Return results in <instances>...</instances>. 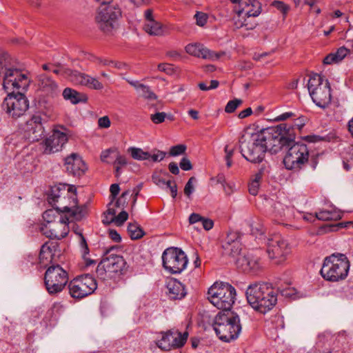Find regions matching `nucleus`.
Segmentation results:
<instances>
[{"instance_id": "f257e3e1", "label": "nucleus", "mask_w": 353, "mask_h": 353, "mask_svg": "<svg viewBox=\"0 0 353 353\" xmlns=\"http://www.w3.org/2000/svg\"><path fill=\"white\" fill-rule=\"evenodd\" d=\"M265 152L277 153L283 147L289 146L296 137L292 125L281 123L255 133Z\"/></svg>"}, {"instance_id": "f03ea898", "label": "nucleus", "mask_w": 353, "mask_h": 353, "mask_svg": "<svg viewBox=\"0 0 353 353\" xmlns=\"http://www.w3.org/2000/svg\"><path fill=\"white\" fill-rule=\"evenodd\" d=\"M245 294L252 307L263 314L272 310L277 302V290L269 283L250 285Z\"/></svg>"}, {"instance_id": "7ed1b4c3", "label": "nucleus", "mask_w": 353, "mask_h": 353, "mask_svg": "<svg viewBox=\"0 0 353 353\" xmlns=\"http://www.w3.org/2000/svg\"><path fill=\"white\" fill-rule=\"evenodd\" d=\"M213 327L219 339L226 343L236 340L242 330L239 316L230 311L219 312L215 316Z\"/></svg>"}, {"instance_id": "20e7f679", "label": "nucleus", "mask_w": 353, "mask_h": 353, "mask_svg": "<svg viewBox=\"0 0 353 353\" xmlns=\"http://www.w3.org/2000/svg\"><path fill=\"white\" fill-rule=\"evenodd\" d=\"M350 269V262L343 254H332L323 261L320 273L327 281L336 282L345 279Z\"/></svg>"}, {"instance_id": "39448f33", "label": "nucleus", "mask_w": 353, "mask_h": 353, "mask_svg": "<svg viewBox=\"0 0 353 353\" xmlns=\"http://www.w3.org/2000/svg\"><path fill=\"white\" fill-rule=\"evenodd\" d=\"M208 299L223 312L230 311L234 303L235 288L228 283L216 282L208 290Z\"/></svg>"}, {"instance_id": "423d86ee", "label": "nucleus", "mask_w": 353, "mask_h": 353, "mask_svg": "<svg viewBox=\"0 0 353 353\" xmlns=\"http://www.w3.org/2000/svg\"><path fill=\"white\" fill-rule=\"evenodd\" d=\"M307 89L312 101L319 107L325 108L331 102L330 83L320 74H313L310 77Z\"/></svg>"}, {"instance_id": "0eeeda50", "label": "nucleus", "mask_w": 353, "mask_h": 353, "mask_svg": "<svg viewBox=\"0 0 353 353\" xmlns=\"http://www.w3.org/2000/svg\"><path fill=\"white\" fill-rule=\"evenodd\" d=\"M254 134H246L239 139L240 151L242 156L254 163H261L265 157V150Z\"/></svg>"}, {"instance_id": "6e6552de", "label": "nucleus", "mask_w": 353, "mask_h": 353, "mask_svg": "<svg viewBox=\"0 0 353 353\" xmlns=\"http://www.w3.org/2000/svg\"><path fill=\"white\" fill-rule=\"evenodd\" d=\"M68 282V272L59 265H51L44 275V283L51 295L61 292Z\"/></svg>"}, {"instance_id": "1a4fd4ad", "label": "nucleus", "mask_w": 353, "mask_h": 353, "mask_svg": "<svg viewBox=\"0 0 353 353\" xmlns=\"http://www.w3.org/2000/svg\"><path fill=\"white\" fill-rule=\"evenodd\" d=\"M266 244L268 256L276 265L283 264L291 252L288 241L279 234L268 238Z\"/></svg>"}, {"instance_id": "9d476101", "label": "nucleus", "mask_w": 353, "mask_h": 353, "mask_svg": "<svg viewBox=\"0 0 353 353\" xmlns=\"http://www.w3.org/2000/svg\"><path fill=\"white\" fill-rule=\"evenodd\" d=\"M283 159L288 170L301 169L309 160L310 152L307 145L303 143H292Z\"/></svg>"}, {"instance_id": "9b49d317", "label": "nucleus", "mask_w": 353, "mask_h": 353, "mask_svg": "<svg viewBox=\"0 0 353 353\" xmlns=\"http://www.w3.org/2000/svg\"><path fill=\"white\" fill-rule=\"evenodd\" d=\"M30 79L21 70L10 67L6 68L3 75V87L7 92L26 91L29 87Z\"/></svg>"}, {"instance_id": "f8f14e48", "label": "nucleus", "mask_w": 353, "mask_h": 353, "mask_svg": "<svg viewBox=\"0 0 353 353\" xmlns=\"http://www.w3.org/2000/svg\"><path fill=\"white\" fill-rule=\"evenodd\" d=\"M164 268L172 274H179L184 270L188 263L183 251L177 248H169L162 254Z\"/></svg>"}, {"instance_id": "ddd939ff", "label": "nucleus", "mask_w": 353, "mask_h": 353, "mask_svg": "<svg viewBox=\"0 0 353 353\" xmlns=\"http://www.w3.org/2000/svg\"><path fill=\"white\" fill-rule=\"evenodd\" d=\"M121 16V12L119 8H101L96 16V22L101 31L105 34H110L118 28Z\"/></svg>"}, {"instance_id": "4468645a", "label": "nucleus", "mask_w": 353, "mask_h": 353, "mask_svg": "<svg viewBox=\"0 0 353 353\" xmlns=\"http://www.w3.org/2000/svg\"><path fill=\"white\" fill-rule=\"evenodd\" d=\"M3 108L13 118H18L23 115L29 108V101L26 97L21 92H8L5 98Z\"/></svg>"}, {"instance_id": "2eb2a0df", "label": "nucleus", "mask_w": 353, "mask_h": 353, "mask_svg": "<svg viewBox=\"0 0 353 353\" xmlns=\"http://www.w3.org/2000/svg\"><path fill=\"white\" fill-rule=\"evenodd\" d=\"M97 287L96 280L90 274L79 276L72 280L68 285L71 296L76 299H81L91 294Z\"/></svg>"}, {"instance_id": "dca6fc26", "label": "nucleus", "mask_w": 353, "mask_h": 353, "mask_svg": "<svg viewBox=\"0 0 353 353\" xmlns=\"http://www.w3.org/2000/svg\"><path fill=\"white\" fill-rule=\"evenodd\" d=\"M188 333L181 334L177 330H171L162 333V337L157 343V346L163 350H170L172 348H179L183 346L187 341Z\"/></svg>"}, {"instance_id": "f3484780", "label": "nucleus", "mask_w": 353, "mask_h": 353, "mask_svg": "<svg viewBox=\"0 0 353 353\" xmlns=\"http://www.w3.org/2000/svg\"><path fill=\"white\" fill-rule=\"evenodd\" d=\"M64 219L56 221L52 224H43L41 229V232L50 239H61L64 238L69 231L68 226L69 218L65 216Z\"/></svg>"}, {"instance_id": "a211bd4d", "label": "nucleus", "mask_w": 353, "mask_h": 353, "mask_svg": "<svg viewBox=\"0 0 353 353\" xmlns=\"http://www.w3.org/2000/svg\"><path fill=\"white\" fill-rule=\"evenodd\" d=\"M114 247L105 250L104 256L105 267L108 269V274L112 276V274H122L126 265V262L123 257L121 255L111 253Z\"/></svg>"}, {"instance_id": "6ab92c4d", "label": "nucleus", "mask_w": 353, "mask_h": 353, "mask_svg": "<svg viewBox=\"0 0 353 353\" xmlns=\"http://www.w3.org/2000/svg\"><path fill=\"white\" fill-rule=\"evenodd\" d=\"M60 255V250L58 249V245L57 242H46L44 243L41 248L39 253V263L43 267L57 261V259Z\"/></svg>"}, {"instance_id": "aec40b11", "label": "nucleus", "mask_w": 353, "mask_h": 353, "mask_svg": "<svg viewBox=\"0 0 353 353\" xmlns=\"http://www.w3.org/2000/svg\"><path fill=\"white\" fill-rule=\"evenodd\" d=\"M67 141L65 132L54 130L52 134L44 141V153L51 154L60 151Z\"/></svg>"}, {"instance_id": "412c9836", "label": "nucleus", "mask_w": 353, "mask_h": 353, "mask_svg": "<svg viewBox=\"0 0 353 353\" xmlns=\"http://www.w3.org/2000/svg\"><path fill=\"white\" fill-rule=\"evenodd\" d=\"M44 133V128L41 123V118L39 116H34L27 121L24 136L30 142H35L40 140Z\"/></svg>"}, {"instance_id": "4be33fe9", "label": "nucleus", "mask_w": 353, "mask_h": 353, "mask_svg": "<svg viewBox=\"0 0 353 353\" xmlns=\"http://www.w3.org/2000/svg\"><path fill=\"white\" fill-rule=\"evenodd\" d=\"M65 166L67 172L73 176H81L87 170L83 159L74 153L65 159Z\"/></svg>"}, {"instance_id": "5701e85b", "label": "nucleus", "mask_w": 353, "mask_h": 353, "mask_svg": "<svg viewBox=\"0 0 353 353\" xmlns=\"http://www.w3.org/2000/svg\"><path fill=\"white\" fill-rule=\"evenodd\" d=\"M185 51L190 55L212 61L218 60L220 57L219 54L210 50L203 44L198 43L187 45L185 46Z\"/></svg>"}, {"instance_id": "b1692460", "label": "nucleus", "mask_w": 353, "mask_h": 353, "mask_svg": "<svg viewBox=\"0 0 353 353\" xmlns=\"http://www.w3.org/2000/svg\"><path fill=\"white\" fill-rule=\"evenodd\" d=\"M236 264L239 269L245 272H255L261 268L259 258L250 253L239 255Z\"/></svg>"}, {"instance_id": "393cba45", "label": "nucleus", "mask_w": 353, "mask_h": 353, "mask_svg": "<svg viewBox=\"0 0 353 353\" xmlns=\"http://www.w3.org/2000/svg\"><path fill=\"white\" fill-rule=\"evenodd\" d=\"M37 86L39 90L46 95L56 96L59 93V85L55 81L46 74L37 77Z\"/></svg>"}, {"instance_id": "a878e982", "label": "nucleus", "mask_w": 353, "mask_h": 353, "mask_svg": "<svg viewBox=\"0 0 353 353\" xmlns=\"http://www.w3.org/2000/svg\"><path fill=\"white\" fill-rule=\"evenodd\" d=\"M222 248L225 255L232 257L238 256L241 250V243L236 233H230L224 241Z\"/></svg>"}, {"instance_id": "bb28decb", "label": "nucleus", "mask_w": 353, "mask_h": 353, "mask_svg": "<svg viewBox=\"0 0 353 353\" xmlns=\"http://www.w3.org/2000/svg\"><path fill=\"white\" fill-rule=\"evenodd\" d=\"M65 190V188H61L54 186L51 189L50 194L48 195V200L49 203L56 207L57 205L63 207L65 204V200L69 198V190Z\"/></svg>"}, {"instance_id": "cd10ccee", "label": "nucleus", "mask_w": 353, "mask_h": 353, "mask_svg": "<svg viewBox=\"0 0 353 353\" xmlns=\"http://www.w3.org/2000/svg\"><path fill=\"white\" fill-rule=\"evenodd\" d=\"M167 294L172 300L181 299L186 294L184 285L176 279L169 281L167 283Z\"/></svg>"}, {"instance_id": "c85d7f7f", "label": "nucleus", "mask_w": 353, "mask_h": 353, "mask_svg": "<svg viewBox=\"0 0 353 353\" xmlns=\"http://www.w3.org/2000/svg\"><path fill=\"white\" fill-rule=\"evenodd\" d=\"M241 10L239 14H245L248 17H257L260 14L259 3L252 0H239L238 2Z\"/></svg>"}, {"instance_id": "c756f323", "label": "nucleus", "mask_w": 353, "mask_h": 353, "mask_svg": "<svg viewBox=\"0 0 353 353\" xmlns=\"http://www.w3.org/2000/svg\"><path fill=\"white\" fill-rule=\"evenodd\" d=\"M63 211L70 212L69 216V220L71 221H81L83 218H85L88 214V204H84L81 206L75 207L74 209L72 210L71 208L64 205L63 206Z\"/></svg>"}, {"instance_id": "7c9ffc66", "label": "nucleus", "mask_w": 353, "mask_h": 353, "mask_svg": "<svg viewBox=\"0 0 353 353\" xmlns=\"http://www.w3.org/2000/svg\"><path fill=\"white\" fill-rule=\"evenodd\" d=\"M61 208L63 207L57 205L54 206L53 209L46 210L43 214V219L45 221L44 224H52L56 221L65 220L64 217L66 216H63L59 212V211H62Z\"/></svg>"}, {"instance_id": "2f4dec72", "label": "nucleus", "mask_w": 353, "mask_h": 353, "mask_svg": "<svg viewBox=\"0 0 353 353\" xmlns=\"http://www.w3.org/2000/svg\"><path fill=\"white\" fill-rule=\"evenodd\" d=\"M350 50L345 48L341 47L334 53H331L326 56L323 59L324 64L337 63L341 61L349 53Z\"/></svg>"}, {"instance_id": "473e14b6", "label": "nucleus", "mask_w": 353, "mask_h": 353, "mask_svg": "<svg viewBox=\"0 0 353 353\" xmlns=\"http://www.w3.org/2000/svg\"><path fill=\"white\" fill-rule=\"evenodd\" d=\"M63 73L65 75V77L74 84L84 85V81L87 77L86 74L79 72L77 70H72L70 69H65L63 70Z\"/></svg>"}, {"instance_id": "72a5a7b5", "label": "nucleus", "mask_w": 353, "mask_h": 353, "mask_svg": "<svg viewBox=\"0 0 353 353\" xmlns=\"http://www.w3.org/2000/svg\"><path fill=\"white\" fill-rule=\"evenodd\" d=\"M145 31L150 35L161 36L163 34V25L155 20H150L145 22L144 25Z\"/></svg>"}, {"instance_id": "f704fd0d", "label": "nucleus", "mask_w": 353, "mask_h": 353, "mask_svg": "<svg viewBox=\"0 0 353 353\" xmlns=\"http://www.w3.org/2000/svg\"><path fill=\"white\" fill-rule=\"evenodd\" d=\"M63 97L65 100H69L73 104L85 101L83 94L70 88H66L63 90Z\"/></svg>"}, {"instance_id": "c9c22d12", "label": "nucleus", "mask_w": 353, "mask_h": 353, "mask_svg": "<svg viewBox=\"0 0 353 353\" xmlns=\"http://www.w3.org/2000/svg\"><path fill=\"white\" fill-rule=\"evenodd\" d=\"M316 216L322 221H336L341 218V213L335 209L323 210L316 213Z\"/></svg>"}, {"instance_id": "e433bc0d", "label": "nucleus", "mask_w": 353, "mask_h": 353, "mask_svg": "<svg viewBox=\"0 0 353 353\" xmlns=\"http://www.w3.org/2000/svg\"><path fill=\"white\" fill-rule=\"evenodd\" d=\"M128 152L133 159L137 161L147 160L150 157V154L149 152H145L139 148L130 147L128 149Z\"/></svg>"}, {"instance_id": "4c0bfd02", "label": "nucleus", "mask_w": 353, "mask_h": 353, "mask_svg": "<svg viewBox=\"0 0 353 353\" xmlns=\"http://www.w3.org/2000/svg\"><path fill=\"white\" fill-rule=\"evenodd\" d=\"M250 225L251 228V233L253 236L259 239H261L263 236L265 229L260 220L256 219L252 221Z\"/></svg>"}, {"instance_id": "58836bf2", "label": "nucleus", "mask_w": 353, "mask_h": 353, "mask_svg": "<svg viewBox=\"0 0 353 353\" xmlns=\"http://www.w3.org/2000/svg\"><path fill=\"white\" fill-rule=\"evenodd\" d=\"M128 232L132 239H141L144 235V232L141 228L135 223H129L128 225Z\"/></svg>"}, {"instance_id": "ea45409f", "label": "nucleus", "mask_w": 353, "mask_h": 353, "mask_svg": "<svg viewBox=\"0 0 353 353\" xmlns=\"http://www.w3.org/2000/svg\"><path fill=\"white\" fill-rule=\"evenodd\" d=\"M261 178H262V173L261 172L256 173L254 175V179L249 184L248 190H249V192L252 195L255 196L258 194V192L259 190V186H260V181L261 180Z\"/></svg>"}, {"instance_id": "a19ab883", "label": "nucleus", "mask_w": 353, "mask_h": 353, "mask_svg": "<svg viewBox=\"0 0 353 353\" xmlns=\"http://www.w3.org/2000/svg\"><path fill=\"white\" fill-rule=\"evenodd\" d=\"M242 14H239V11L238 12L237 17H234V26L236 29L241 28L243 27H245L247 30H252L255 28L256 23H248L246 21V19H244L243 21L241 19Z\"/></svg>"}, {"instance_id": "79ce46f5", "label": "nucleus", "mask_w": 353, "mask_h": 353, "mask_svg": "<svg viewBox=\"0 0 353 353\" xmlns=\"http://www.w3.org/2000/svg\"><path fill=\"white\" fill-rule=\"evenodd\" d=\"M84 86H86L93 90H102L103 88V84L94 77L87 74L85 81H84Z\"/></svg>"}, {"instance_id": "37998d69", "label": "nucleus", "mask_w": 353, "mask_h": 353, "mask_svg": "<svg viewBox=\"0 0 353 353\" xmlns=\"http://www.w3.org/2000/svg\"><path fill=\"white\" fill-rule=\"evenodd\" d=\"M79 235L80 237V247L81 249L82 256L86 261V265H90V264L94 263V261L92 260H87L86 255L89 254V248L83 234L80 233Z\"/></svg>"}, {"instance_id": "c03bdc74", "label": "nucleus", "mask_w": 353, "mask_h": 353, "mask_svg": "<svg viewBox=\"0 0 353 353\" xmlns=\"http://www.w3.org/2000/svg\"><path fill=\"white\" fill-rule=\"evenodd\" d=\"M140 97L148 100L157 99V95L150 90V87L144 85L143 87L138 92Z\"/></svg>"}, {"instance_id": "a18cd8bd", "label": "nucleus", "mask_w": 353, "mask_h": 353, "mask_svg": "<svg viewBox=\"0 0 353 353\" xmlns=\"http://www.w3.org/2000/svg\"><path fill=\"white\" fill-rule=\"evenodd\" d=\"M243 103L241 99H234V100H231L228 102L225 111L227 113L234 112L236 109Z\"/></svg>"}, {"instance_id": "49530a36", "label": "nucleus", "mask_w": 353, "mask_h": 353, "mask_svg": "<svg viewBox=\"0 0 353 353\" xmlns=\"http://www.w3.org/2000/svg\"><path fill=\"white\" fill-rule=\"evenodd\" d=\"M196 181V179L192 176L189 179L184 188V194L190 197V195L194 190L193 183Z\"/></svg>"}, {"instance_id": "de8ad7c7", "label": "nucleus", "mask_w": 353, "mask_h": 353, "mask_svg": "<svg viewBox=\"0 0 353 353\" xmlns=\"http://www.w3.org/2000/svg\"><path fill=\"white\" fill-rule=\"evenodd\" d=\"M105 266L104 261L102 259L97 268V274L101 279H105L106 275L108 274V269Z\"/></svg>"}, {"instance_id": "09e8293b", "label": "nucleus", "mask_w": 353, "mask_h": 353, "mask_svg": "<svg viewBox=\"0 0 353 353\" xmlns=\"http://www.w3.org/2000/svg\"><path fill=\"white\" fill-rule=\"evenodd\" d=\"M128 214L125 211H121L117 216H114V223L117 226L122 225L128 219Z\"/></svg>"}, {"instance_id": "8fccbe9b", "label": "nucleus", "mask_w": 353, "mask_h": 353, "mask_svg": "<svg viewBox=\"0 0 353 353\" xmlns=\"http://www.w3.org/2000/svg\"><path fill=\"white\" fill-rule=\"evenodd\" d=\"M185 150H186V146L185 145H183V144L176 145L172 146L170 148V154L173 157L178 156V155L183 154L185 152Z\"/></svg>"}, {"instance_id": "3c124183", "label": "nucleus", "mask_w": 353, "mask_h": 353, "mask_svg": "<svg viewBox=\"0 0 353 353\" xmlns=\"http://www.w3.org/2000/svg\"><path fill=\"white\" fill-rule=\"evenodd\" d=\"M116 159L113 163L114 165H119L120 167L125 166L128 164V159L125 156L120 154L119 151L117 150L116 152Z\"/></svg>"}, {"instance_id": "603ef678", "label": "nucleus", "mask_w": 353, "mask_h": 353, "mask_svg": "<svg viewBox=\"0 0 353 353\" xmlns=\"http://www.w3.org/2000/svg\"><path fill=\"white\" fill-rule=\"evenodd\" d=\"M166 113L161 112H156L155 114L150 115V119L155 124H159L163 123L166 118Z\"/></svg>"}, {"instance_id": "864d4df0", "label": "nucleus", "mask_w": 353, "mask_h": 353, "mask_svg": "<svg viewBox=\"0 0 353 353\" xmlns=\"http://www.w3.org/2000/svg\"><path fill=\"white\" fill-rule=\"evenodd\" d=\"M194 17L196 19V24L199 26H203L208 20V15L202 12H197Z\"/></svg>"}, {"instance_id": "5fc2aeb1", "label": "nucleus", "mask_w": 353, "mask_h": 353, "mask_svg": "<svg viewBox=\"0 0 353 353\" xmlns=\"http://www.w3.org/2000/svg\"><path fill=\"white\" fill-rule=\"evenodd\" d=\"M117 152V148H110L107 150H103L100 156V159L101 161L104 163H109L108 161V158L110 157V155L112 153H116Z\"/></svg>"}, {"instance_id": "6e6d98bb", "label": "nucleus", "mask_w": 353, "mask_h": 353, "mask_svg": "<svg viewBox=\"0 0 353 353\" xmlns=\"http://www.w3.org/2000/svg\"><path fill=\"white\" fill-rule=\"evenodd\" d=\"M272 6L279 10L283 14H286L289 10V6L280 1H274Z\"/></svg>"}, {"instance_id": "4d7b16f0", "label": "nucleus", "mask_w": 353, "mask_h": 353, "mask_svg": "<svg viewBox=\"0 0 353 353\" xmlns=\"http://www.w3.org/2000/svg\"><path fill=\"white\" fill-rule=\"evenodd\" d=\"M294 117H296L295 113H294L292 112H286L282 113V114L276 116V117H274V121H282L288 120V119H290V118Z\"/></svg>"}, {"instance_id": "13d9d810", "label": "nucleus", "mask_w": 353, "mask_h": 353, "mask_svg": "<svg viewBox=\"0 0 353 353\" xmlns=\"http://www.w3.org/2000/svg\"><path fill=\"white\" fill-rule=\"evenodd\" d=\"M181 168L185 171L192 170V165L190 161L187 157H183L179 163Z\"/></svg>"}, {"instance_id": "bf43d9fd", "label": "nucleus", "mask_w": 353, "mask_h": 353, "mask_svg": "<svg viewBox=\"0 0 353 353\" xmlns=\"http://www.w3.org/2000/svg\"><path fill=\"white\" fill-rule=\"evenodd\" d=\"M98 125L101 128H108L111 125V122L108 116H104L99 119Z\"/></svg>"}, {"instance_id": "052dcab7", "label": "nucleus", "mask_w": 353, "mask_h": 353, "mask_svg": "<svg viewBox=\"0 0 353 353\" xmlns=\"http://www.w3.org/2000/svg\"><path fill=\"white\" fill-rule=\"evenodd\" d=\"M305 118L304 117H300L297 119L295 120L294 123L293 125L292 124H290V125L293 126L294 132L296 133L295 128H296L299 130H301L302 129V128L305 125Z\"/></svg>"}, {"instance_id": "680f3d73", "label": "nucleus", "mask_w": 353, "mask_h": 353, "mask_svg": "<svg viewBox=\"0 0 353 353\" xmlns=\"http://www.w3.org/2000/svg\"><path fill=\"white\" fill-rule=\"evenodd\" d=\"M110 194H111V196H112V201H111V203H112L119 193V191H120L119 185L117 183L112 184L110 185Z\"/></svg>"}, {"instance_id": "e2e57ef3", "label": "nucleus", "mask_w": 353, "mask_h": 353, "mask_svg": "<svg viewBox=\"0 0 353 353\" xmlns=\"http://www.w3.org/2000/svg\"><path fill=\"white\" fill-rule=\"evenodd\" d=\"M203 228L205 230H211L214 226V222L212 219L208 218L203 217V219L201 220V222Z\"/></svg>"}, {"instance_id": "0e129e2a", "label": "nucleus", "mask_w": 353, "mask_h": 353, "mask_svg": "<svg viewBox=\"0 0 353 353\" xmlns=\"http://www.w3.org/2000/svg\"><path fill=\"white\" fill-rule=\"evenodd\" d=\"M165 154H166L165 152L158 150L157 153L150 154V158H151V159L154 162L161 161L165 158Z\"/></svg>"}, {"instance_id": "69168bd1", "label": "nucleus", "mask_w": 353, "mask_h": 353, "mask_svg": "<svg viewBox=\"0 0 353 353\" xmlns=\"http://www.w3.org/2000/svg\"><path fill=\"white\" fill-rule=\"evenodd\" d=\"M203 217V216H202L199 214L192 213L190 215L188 221L190 224H194L199 222H201Z\"/></svg>"}, {"instance_id": "338daca9", "label": "nucleus", "mask_w": 353, "mask_h": 353, "mask_svg": "<svg viewBox=\"0 0 353 353\" xmlns=\"http://www.w3.org/2000/svg\"><path fill=\"white\" fill-rule=\"evenodd\" d=\"M109 237L114 242L119 243L121 241L120 234L115 230H109Z\"/></svg>"}, {"instance_id": "774afa93", "label": "nucleus", "mask_w": 353, "mask_h": 353, "mask_svg": "<svg viewBox=\"0 0 353 353\" xmlns=\"http://www.w3.org/2000/svg\"><path fill=\"white\" fill-rule=\"evenodd\" d=\"M152 181H153V182H154L156 185H159V186H160V187H161V186H163V185H165V180H164L163 179H162V178H161L159 174H153V175H152Z\"/></svg>"}]
</instances>
